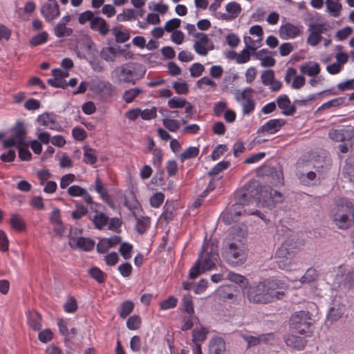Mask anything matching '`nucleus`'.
Returning a JSON list of instances; mask_svg holds the SVG:
<instances>
[{"mask_svg": "<svg viewBox=\"0 0 354 354\" xmlns=\"http://www.w3.org/2000/svg\"><path fill=\"white\" fill-rule=\"evenodd\" d=\"M280 282L277 280H267L255 282L245 287L243 290V296L250 303L266 304L281 299L283 290H279Z\"/></svg>", "mask_w": 354, "mask_h": 354, "instance_id": "f257e3e1", "label": "nucleus"}, {"mask_svg": "<svg viewBox=\"0 0 354 354\" xmlns=\"http://www.w3.org/2000/svg\"><path fill=\"white\" fill-rule=\"evenodd\" d=\"M219 259L218 245L214 243H204L197 261L190 268L189 277L195 279L205 271L213 269Z\"/></svg>", "mask_w": 354, "mask_h": 354, "instance_id": "f03ea898", "label": "nucleus"}, {"mask_svg": "<svg viewBox=\"0 0 354 354\" xmlns=\"http://www.w3.org/2000/svg\"><path fill=\"white\" fill-rule=\"evenodd\" d=\"M330 218L340 230H348L354 224V206L347 198H340L331 209Z\"/></svg>", "mask_w": 354, "mask_h": 354, "instance_id": "7ed1b4c3", "label": "nucleus"}, {"mask_svg": "<svg viewBox=\"0 0 354 354\" xmlns=\"http://www.w3.org/2000/svg\"><path fill=\"white\" fill-rule=\"evenodd\" d=\"M145 67L138 63L128 62L115 67L111 73L112 80L118 84H135L145 74Z\"/></svg>", "mask_w": 354, "mask_h": 354, "instance_id": "20e7f679", "label": "nucleus"}, {"mask_svg": "<svg viewBox=\"0 0 354 354\" xmlns=\"http://www.w3.org/2000/svg\"><path fill=\"white\" fill-rule=\"evenodd\" d=\"M247 251L245 238L234 239L224 246L223 255L230 264L238 266L246 261Z\"/></svg>", "mask_w": 354, "mask_h": 354, "instance_id": "39448f33", "label": "nucleus"}, {"mask_svg": "<svg viewBox=\"0 0 354 354\" xmlns=\"http://www.w3.org/2000/svg\"><path fill=\"white\" fill-rule=\"evenodd\" d=\"M90 92L104 102H111L117 95V88L109 81L96 77L90 80Z\"/></svg>", "mask_w": 354, "mask_h": 354, "instance_id": "423d86ee", "label": "nucleus"}, {"mask_svg": "<svg viewBox=\"0 0 354 354\" xmlns=\"http://www.w3.org/2000/svg\"><path fill=\"white\" fill-rule=\"evenodd\" d=\"M297 249V243L292 238H288L282 245L277 250L275 257L277 263L282 270H288L292 263L294 253Z\"/></svg>", "mask_w": 354, "mask_h": 354, "instance_id": "0eeeda50", "label": "nucleus"}, {"mask_svg": "<svg viewBox=\"0 0 354 354\" xmlns=\"http://www.w3.org/2000/svg\"><path fill=\"white\" fill-rule=\"evenodd\" d=\"M27 130L26 124L22 120H17L15 125L10 129V136L3 140V147L10 148L21 145H28L26 140Z\"/></svg>", "mask_w": 354, "mask_h": 354, "instance_id": "6e6552de", "label": "nucleus"}, {"mask_svg": "<svg viewBox=\"0 0 354 354\" xmlns=\"http://www.w3.org/2000/svg\"><path fill=\"white\" fill-rule=\"evenodd\" d=\"M314 320L308 311L299 310L292 315L290 319V325L292 328L301 335L309 332L310 326L313 324Z\"/></svg>", "mask_w": 354, "mask_h": 354, "instance_id": "1a4fd4ad", "label": "nucleus"}, {"mask_svg": "<svg viewBox=\"0 0 354 354\" xmlns=\"http://www.w3.org/2000/svg\"><path fill=\"white\" fill-rule=\"evenodd\" d=\"M253 91L250 87H246L243 90H237L235 93V99L240 103L242 107L243 115H249L252 113L255 109V102L252 97Z\"/></svg>", "mask_w": 354, "mask_h": 354, "instance_id": "9d476101", "label": "nucleus"}, {"mask_svg": "<svg viewBox=\"0 0 354 354\" xmlns=\"http://www.w3.org/2000/svg\"><path fill=\"white\" fill-rule=\"evenodd\" d=\"M250 196V203L256 204L257 207H265L272 205V194L269 192L268 188L258 186L251 191Z\"/></svg>", "mask_w": 354, "mask_h": 354, "instance_id": "9b49d317", "label": "nucleus"}, {"mask_svg": "<svg viewBox=\"0 0 354 354\" xmlns=\"http://www.w3.org/2000/svg\"><path fill=\"white\" fill-rule=\"evenodd\" d=\"M195 41L194 49L201 56H206L210 50L214 49V44L208 36L203 32H196L194 35Z\"/></svg>", "mask_w": 354, "mask_h": 354, "instance_id": "f8f14e48", "label": "nucleus"}, {"mask_svg": "<svg viewBox=\"0 0 354 354\" xmlns=\"http://www.w3.org/2000/svg\"><path fill=\"white\" fill-rule=\"evenodd\" d=\"M36 122L40 125L56 131H62L63 129L57 121V116L54 113L45 112L37 116Z\"/></svg>", "mask_w": 354, "mask_h": 354, "instance_id": "ddd939ff", "label": "nucleus"}, {"mask_svg": "<svg viewBox=\"0 0 354 354\" xmlns=\"http://www.w3.org/2000/svg\"><path fill=\"white\" fill-rule=\"evenodd\" d=\"M241 215H255L257 216L262 221H266V218L265 215L259 210H250L246 209L241 203L234 204L229 212V216L232 220H236V217Z\"/></svg>", "mask_w": 354, "mask_h": 354, "instance_id": "4468645a", "label": "nucleus"}, {"mask_svg": "<svg viewBox=\"0 0 354 354\" xmlns=\"http://www.w3.org/2000/svg\"><path fill=\"white\" fill-rule=\"evenodd\" d=\"M46 1L41 7V14L46 21H51L59 16V8L57 0Z\"/></svg>", "mask_w": 354, "mask_h": 354, "instance_id": "2eb2a0df", "label": "nucleus"}, {"mask_svg": "<svg viewBox=\"0 0 354 354\" xmlns=\"http://www.w3.org/2000/svg\"><path fill=\"white\" fill-rule=\"evenodd\" d=\"M335 280L339 285L342 284L348 288H354V268H351L344 275L343 267L339 266Z\"/></svg>", "mask_w": 354, "mask_h": 354, "instance_id": "dca6fc26", "label": "nucleus"}, {"mask_svg": "<svg viewBox=\"0 0 354 354\" xmlns=\"http://www.w3.org/2000/svg\"><path fill=\"white\" fill-rule=\"evenodd\" d=\"M53 77L48 79V84L55 88H64L68 86L66 78L69 75L68 71L60 68L53 69L52 71Z\"/></svg>", "mask_w": 354, "mask_h": 354, "instance_id": "f3484780", "label": "nucleus"}, {"mask_svg": "<svg viewBox=\"0 0 354 354\" xmlns=\"http://www.w3.org/2000/svg\"><path fill=\"white\" fill-rule=\"evenodd\" d=\"M328 136L330 139L335 142H340L344 140H349L354 136V128L353 127H342L337 129H331Z\"/></svg>", "mask_w": 354, "mask_h": 354, "instance_id": "a211bd4d", "label": "nucleus"}, {"mask_svg": "<svg viewBox=\"0 0 354 354\" xmlns=\"http://www.w3.org/2000/svg\"><path fill=\"white\" fill-rule=\"evenodd\" d=\"M335 62L326 66V70L330 75H337L339 73L344 64L348 62V55L347 53H335Z\"/></svg>", "mask_w": 354, "mask_h": 354, "instance_id": "6ab92c4d", "label": "nucleus"}, {"mask_svg": "<svg viewBox=\"0 0 354 354\" xmlns=\"http://www.w3.org/2000/svg\"><path fill=\"white\" fill-rule=\"evenodd\" d=\"M301 28V26H296L288 22L286 23L279 28V36L283 39H294L300 35Z\"/></svg>", "mask_w": 354, "mask_h": 354, "instance_id": "aec40b11", "label": "nucleus"}, {"mask_svg": "<svg viewBox=\"0 0 354 354\" xmlns=\"http://www.w3.org/2000/svg\"><path fill=\"white\" fill-rule=\"evenodd\" d=\"M225 12H222L221 19L230 21L239 17L242 11L241 5L236 1H230L225 5Z\"/></svg>", "mask_w": 354, "mask_h": 354, "instance_id": "412c9836", "label": "nucleus"}, {"mask_svg": "<svg viewBox=\"0 0 354 354\" xmlns=\"http://www.w3.org/2000/svg\"><path fill=\"white\" fill-rule=\"evenodd\" d=\"M284 124L285 121L283 119H271L261 127L258 130V133L269 135L274 134L277 133Z\"/></svg>", "mask_w": 354, "mask_h": 354, "instance_id": "4be33fe9", "label": "nucleus"}, {"mask_svg": "<svg viewBox=\"0 0 354 354\" xmlns=\"http://www.w3.org/2000/svg\"><path fill=\"white\" fill-rule=\"evenodd\" d=\"M243 338L247 342L248 347L254 346L261 343H272L274 339L273 333L263 334L259 336L244 335Z\"/></svg>", "mask_w": 354, "mask_h": 354, "instance_id": "5701e85b", "label": "nucleus"}, {"mask_svg": "<svg viewBox=\"0 0 354 354\" xmlns=\"http://www.w3.org/2000/svg\"><path fill=\"white\" fill-rule=\"evenodd\" d=\"M120 242L121 237L116 235L102 239L97 244V251L101 254L106 253L110 248H114Z\"/></svg>", "mask_w": 354, "mask_h": 354, "instance_id": "b1692460", "label": "nucleus"}, {"mask_svg": "<svg viewBox=\"0 0 354 354\" xmlns=\"http://www.w3.org/2000/svg\"><path fill=\"white\" fill-rule=\"evenodd\" d=\"M277 103L281 113L285 115H292L296 112V108L286 95H280L277 99Z\"/></svg>", "mask_w": 354, "mask_h": 354, "instance_id": "393cba45", "label": "nucleus"}, {"mask_svg": "<svg viewBox=\"0 0 354 354\" xmlns=\"http://www.w3.org/2000/svg\"><path fill=\"white\" fill-rule=\"evenodd\" d=\"M208 354H226L225 343L221 337H214L209 343Z\"/></svg>", "mask_w": 354, "mask_h": 354, "instance_id": "a878e982", "label": "nucleus"}, {"mask_svg": "<svg viewBox=\"0 0 354 354\" xmlns=\"http://www.w3.org/2000/svg\"><path fill=\"white\" fill-rule=\"evenodd\" d=\"M90 28L97 31L102 35H106L109 31V27L106 21L102 17H95L90 23Z\"/></svg>", "mask_w": 354, "mask_h": 354, "instance_id": "bb28decb", "label": "nucleus"}, {"mask_svg": "<svg viewBox=\"0 0 354 354\" xmlns=\"http://www.w3.org/2000/svg\"><path fill=\"white\" fill-rule=\"evenodd\" d=\"M326 12L333 17H339L341 15L342 6L339 0H326Z\"/></svg>", "mask_w": 354, "mask_h": 354, "instance_id": "cd10ccee", "label": "nucleus"}, {"mask_svg": "<svg viewBox=\"0 0 354 354\" xmlns=\"http://www.w3.org/2000/svg\"><path fill=\"white\" fill-rule=\"evenodd\" d=\"M285 342L288 346L299 351L304 349L306 344V341L303 337L293 335L286 336Z\"/></svg>", "mask_w": 354, "mask_h": 354, "instance_id": "c85d7f7f", "label": "nucleus"}, {"mask_svg": "<svg viewBox=\"0 0 354 354\" xmlns=\"http://www.w3.org/2000/svg\"><path fill=\"white\" fill-rule=\"evenodd\" d=\"M300 71L309 77H316L320 73L321 67L317 62H309L300 67Z\"/></svg>", "mask_w": 354, "mask_h": 354, "instance_id": "c756f323", "label": "nucleus"}, {"mask_svg": "<svg viewBox=\"0 0 354 354\" xmlns=\"http://www.w3.org/2000/svg\"><path fill=\"white\" fill-rule=\"evenodd\" d=\"M28 324L29 326L34 330H39L41 328V317L39 314L36 312H28L27 314Z\"/></svg>", "mask_w": 354, "mask_h": 354, "instance_id": "7c9ffc66", "label": "nucleus"}, {"mask_svg": "<svg viewBox=\"0 0 354 354\" xmlns=\"http://www.w3.org/2000/svg\"><path fill=\"white\" fill-rule=\"evenodd\" d=\"M208 330L205 327L194 328L192 331V342L194 344H202L207 338Z\"/></svg>", "mask_w": 354, "mask_h": 354, "instance_id": "2f4dec72", "label": "nucleus"}, {"mask_svg": "<svg viewBox=\"0 0 354 354\" xmlns=\"http://www.w3.org/2000/svg\"><path fill=\"white\" fill-rule=\"evenodd\" d=\"M75 242L77 247L84 251H91L95 245V242L92 239L82 236L78 237Z\"/></svg>", "mask_w": 354, "mask_h": 354, "instance_id": "473e14b6", "label": "nucleus"}, {"mask_svg": "<svg viewBox=\"0 0 354 354\" xmlns=\"http://www.w3.org/2000/svg\"><path fill=\"white\" fill-rule=\"evenodd\" d=\"M243 40L246 48L252 51H255L260 48L263 41L261 37H255L254 36L245 37Z\"/></svg>", "mask_w": 354, "mask_h": 354, "instance_id": "72a5a7b5", "label": "nucleus"}, {"mask_svg": "<svg viewBox=\"0 0 354 354\" xmlns=\"http://www.w3.org/2000/svg\"><path fill=\"white\" fill-rule=\"evenodd\" d=\"M199 151L200 149L198 147H189L182 153L180 154L179 159L180 162H183L186 160H189L197 157L199 154Z\"/></svg>", "mask_w": 354, "mask_h": 354, "instance_id": "f704fd0d", "label": "nucleus"}, {"mask_svg": "<svg viewBox=\"0 0 354 354\" xmlns=\"http://www.w3.org/2000/svg\"><path fill=\"white\" fill-rule=\"evenodd\" d=\"M10 223L11 227L16 230L24 231L26 230V225L25 221L17 214H12Z\"/></svg>", "mask_w": 354, "mask_h": 354, "instance_id": "c9c22d12", "label": "nucleus"}, {"mask_svg": "<svg viewBox=\"0 0 354 354\" xmlns=\"http://www.w3.org/2000/svg\"><path fill=\"white\" fill-rule=\"evenodd\" d=\"M88 275L99 283H102L105 281V273L97 267H92L88 271Z\"/></svg>", "mask_w": 354, "mask_h": 354, "instance_id": "e433bc0d", "label": "nucleus"}, {"mask_svg": "<svg viewBox=\"0 0 354 354\" xmlns=\"http://www.w3.org/2000/svg\"><path fill=\"white\" fill-rule=\"evenodd\" d=\"M143 93V90L139 88H132L125 91L122 98L127 103L132 102L140 94Z\"/></svg>", "mask_w": 354, "mask_h": 354, "instance_id": "4c0bfd02", "label": "nucleus"}, {"mask_svg": "<svg viewBox=\"0 0 354 354\" xmlns=\"http://www.w3.org/2000/svg\"><path fill=\"white\" fill-rule=\"evenodd\" d=\"M108 221L109 217L102 212L97 213L93 218L94 225L98 230H102L106 226Z\"/></svg>", "mask_w": 354, "mask_h": 354, "instance_id": "58836bf2", "label": "nucleus"}, {"mask_svg": "<svg viewBox=\"0 0 354 354\" xmlns=\"http://www.w3.org/2000/svg\"><path fill=\"white\" fill-rule=\"evenodd\" d=\"M343 313L344 312L341 307L333 306L328 310L326 321L330 322L331 323L336 322L342 316Z\"/></svg>", "mask_w": 354, "mask_h": 354, "instance_id": "ea45409f", "label": "nucleus"}, {"mask_svg": "<svg viewBox=\"0 0 354 354\" xmlns=\"http://www.w3.org/2000/svg\"><path fill=\"white\" fill-rule=\"evenodd\" d=\"M318 277L317 271L314 268H309L299 279L300 284L310 283L315 281Z\"/></svg>", "mask_w": 354, "mask_h": 354, "instance_id": "a19ab883", "label": "nucleus"}, {"mask_svg": "<svg viewBox=\"0 0 354 354\" xmlns=\"http://www.w3.org/2000/svg\"><path fill=\"white\" fill-rule=\"evenodd\" d=\"M227 279L230 281L240 285L243 290L245 287H247L248 284V279L244 276L234 272H229L227 274Z\"/></svg>", "mask_w": 354, "mask_h": 354, "instance_id": "79ce46f5", "label": "nucleus"}, {"mask_svg": "<svg viewBox=\"0 0 354 354\" xmlns=\"http://www.w3.org/2000/svg\"><path fill=\"white\" fill-rule=\"evenodd\" d=\"M48 34L46 31L41 32L34 35L30 40V44L32 46H37L47 42Z\"/></svg>", "mask_w": 354, "mask_h": 354, "instance_id": "37998d69", "label": "nucleus"}, {"mask_svg": "<svg viewBox=\"0 0 354 354\" xmlns=\"http://www.w3.org/2000/svg\"><path fill=\"white\" fill-rule=\"evenodd\" d=\"M181 305L183 310L189 315H193L194 313L192 297L190 295L183 296Z\"/></svg>", "mask_w": 354, "mask_h": 354, "instance_id": "c03bdc74", "label": "nucleus"}, {"mask_svg": "<svg viewBox=\"0 0 354 354\" xmlns=\"http://www.w3.org/2000/svg\"><path fill=\"white\" fill-rule=\"evenodd\" d=\"M329 29L328 23L325 21L321 23H313L309 25L308 30L314 31L320 35Z\"/></svg>", "mask_w": 354, "mask_h": 354, "instance_id": "a18cd8bd", "label": "nucleus"}, {"mask_svg": "<svg viewBox=\"0 0 354 354\" xmlns=\"http://www.w3.org/2000/svg\"><path fill=\"white\" fill-rule=\"evenodd\" d=\"M164 127L169 131L176 132L180 127V123L178 120L170 118H165L162 120Z\"/></svg>", "mask_w": 354, "mask_h": 354, "instance_id": "49530a36", "label": "nucleus"}, {"mask_svg": "<svg viewBox=\"0 0 354 354\" xmlns=\"http://www.w3.org/2000/svg\"><path fill=\"white\" fill-rule=\"evenodd\" d=\"M134 308V304L130 301L127 300L121 304V309L119 312L120 317L122 319L126 318L131 313Z\"/></svg>", "mask_w": 354, "mask_h": 354, "instance_id": "de8ad7c7", "label": "nucleus"}, {"mask_svg": "<svg viewBox=\"0 0 354 354\" xmlns=\"http://www.w3.org/2000/svg\"><path fill=\"white\" fill-rule=\"evenodd\" d=\"M150 218L148 216H143L137 220L136 230L138 233H145L150 226Z\"/></svg>", "mask_w": 354, "mask_h": 354, "instance_id": "09e8293b", "label": "nucleus"}, {"mask_svg": "<svg viewBox=\"0 0 354 354\" xmlns=\"http://www.w3.org/2000/svg\"><path fill=\"white\" fill-rule=\"evenodd\" d=\"M178 299L174 296H170L167 299L159 303L160 309L162 310H167L174 308L177 306Z\"/></svg>", "mask_w": 354, "mask_h": 354, "instance_id": "8fccbe9b", "label": "nucleus"}, {"mask_svg": "<svg viewBox=\"0 0 354 354\" xmlns=\"http://www.w3.org/2000/svg\"><path fill=\"white\" fill-rule=\"evenodd\" d=\"M151 153L153 155L151 160L153 165L157 169L160 168L163 160V153L162 149L160 148H156V149L153 150V152Z\"/></svg>", "mask_w": 354, "mask_h": 354, "instance_id": "3c124183", "label": "nucleus"}, {"mask_svg": "<svg viewBox=\"0 0 354 354\" xmlns=\"http://www.w3.org/2000/svg\"><path fill=\"white\" fill-rule=\"evenodd\" d=\"M133 245L129 243H122L119 248V252L124 259L128 260L131 258Z\"/></svg>", "mask_w": 354, "mask_h": 354, "instance_id": "603ef678", "label": "nucleus"}, {"mask_svg": "<svg viewBox=\"0 0 354 354\" xmlns=\"http://www.w3.org/2000/svg\"><path fill=\"white\" fill-rule=\"evenodd\" d=\"M101 57L106 62H114L115 51L112 47L103 48L100 51Z\"/></svg>", "mask_w": 354, "mask_h": 354, "instance_id": "864d4df0", "label": "nucleus"}, {"mask_svg": "<svg viewBox=\"0 0 354 354\" xmlns=\"http://www.w3.org/2000/svg\"><path fill=\"white\" fill-rule=\"evenodd\" d=\"M141 318L138 315L131 316L127 321V327L131 330H138L141 326Z\"/></svg>", "mask_w": 354, "mask_h": 354, "instance_id": "5fc2aeb1", "label": "nucleus"}, {"mask_svg": "<svg viewBox=\"0 0 354 354\" xmlns=\"http://www.w3.org/2000/svg\"><path fill=\"white\" fill-rule=\"evenodd\" d=\"M95 189L103 200L106 201L109 199V196L107 189L98 178H96L95 182Z\"/></svg>", "mask_w": 354, "mask_h": 354, "instance_id": "6e6d98bb", "label": "nucleus"}, {"mask_svg": "<svg viewBox=\"0 0 354 354\" xmlns=\"http://www.w3.org/2000/svg\"><path fill=\"white\" fill-rule=\"evenodd\" d=\"M344 102V97H337L333 100H330L323 104H322L319 108L318 111L323 110V109H327L332 107H337L342 105Z\"/></svg>", "mask_w": 354, "mask_h": 354, "instance_id": "4d7b16f0", "label": "nucleus"}, {"mask_svg": "<svg viewBox=\"0 0 354 354\" xmlns=\"http://www.w3.org/2000/svg\"><path fill=\"white\" fill-rule=\"evenodd\" d=\"M165 200V195L162 192H156L150 198L149 202L151 207L154 208L160 207Z\"/></svg>", "mask_w": 354, "mask_h": 354, "instance_id": "13d9d810", "label": "nucleus"}, {"mask_svg": "<svg viewBox=\"0 0 354 354\" xmlns=\"http://www.w3.org/2000/svg\"><path fill=\"white\" fill-rule=\"evenodd\" d=\"M55 35L58 37L69 36L72 32V29L67 28L65 25L57 23L54 28Z\"/></svg>", "mask_w": 354, "mask_h": 354, "instance_id": "bf43d9fd", "label": "nucleus"}, {"mask_svg": "<svg viewBox=\"0 0 354 354\" xmlns=\"http://www.w3.org/2000/svg\"><path fill=\"white\" fill-rule=\"evenodd\" d=\"M18 149L19 157L22 161H29L32 158V154L28 150V145H21L16 147Z\"/></svg>", "mask_w": 354, "mask_h": 354, "instance_id": "052dcab7", "label": "nucleus"}, {"mask_svg": "<svg viewBox=\"0 0 354 354\" xmlns=\"http://www.w3.org/2000/svg\"><path fill=\"white\" fill-rule=\"evenodd\" d=\"M116 19L118 21H126L135 19V11L132 9L124 10L122 13L117 15Z\"/></svg>", "mask_w": 354, "mask_h": 354, "instance_id": "680f3d73", "label": "nucleus"}, {"mask_svg": "<svg viewBox=\"0 0 354 354\" xmlns=\"http://www.w3.org/2000/svg\"><path fill=\"white\" fill-rule=\"evenodd\" d=\"M157 116V109L154 106L150 109H140V117L142 120H149L156 118Z\"/></svg>", "mask_w": 354, "mask_h": 354, "instance_id": "e2e57ef3", "label": "nucleus"}, {"mask_svg": "<svg viewBox=\"0 0 354 354\" xmlns=\"http://www.w3.org/2000/svg\"><path fill=\"white\" fill-rule=\"evenodd\" d=\"M248 50H250V48H247L245 46L240 53H238L237 56H236V62L237 64H242L250 61V53Z\"/></svg>", "mask_w": 354, "mask_h": 354, "instance_id": "0e129e2a", "label": "nucleus"}, {"mask_svg": "<svg viewBox=\"0 0 354 354\" xmlns=\"http://www.w3.org/2000/svg\"><path fill=\"white\" fill-rule=\"evenodd\" d=\"M187 103V100L183 98L174 97L169 100L168 106L171 109H180L183 108Z\"/></svg>", "mask_w": 354, "mask_h": 354, "instance_id": "69168bd1", "label": "nucleus"}, {"mask_svg": "<svg viewBox=\"0 0 354 354\" xmlns=\"http://www.w3.org/2000/svg\"><path fill=\"white\" fill-rule=\"evenodd\" d=\"M64 311L67 313H73L77 309V301L74 297H69L64 305Z\"/></svg>", "mask_w": 354, "mask_h": 354, "instance_id": "338daca9", "label": "nucleus"}, {"mask_svg": "<svg viewBox=\"0 0 354 354\" xmlns=\"http://www.w3.org/2000/svg\"><path fill=\"white\" fill-rule=\"evenodd\" d=\"M261 79L265 86H269L274 80V71L270 69L263 71L261 75Z\"/></svg>", "mask_w": 354, "mask_h": 354, "instance_id": "774afa93", "label": "nucleus"}]
</instances>
